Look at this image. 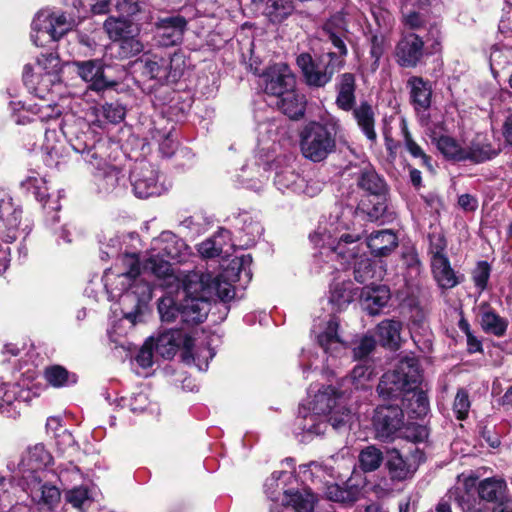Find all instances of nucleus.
I'll use <instances>...</instances> for the list:
<instances>
[{
    "mask_svg": "<svg viewBox=\"0 0 512 512\" xmlns=\"http://www.w3.org/2000/svg\"><path fill=\"white\" fill-rule=\"evenodd\" d=\"M422 380L419 360L414 356L400 358L392 371L385 372L376 387L379 397L384 401L401 402L411 393V387L418 386Z\"/></svg>",
    "mask_w": 512,
    "mask_h": 512,
    "instance_id": "nucleus-4",
    "label": "nucleus"
},
{
    "mask_svg": "<svg viewBox=\"0 0 512 512\" xmlns=\"http://www.w3.org/2000/svg\"><path fill=\"white\" fill-rule=\"evenodd\" d=\"M44 379L53 388H63L75 385L78 382V375L68 371L60 364L47 366L43 373Z\"/></svg>",
    "mask_w": 512,
    "mask_h": 512,
    "instance_id": "nucleus-37",
    "label": "nucleus"
},
{
    "mask_svg": "<svg viewBox=\"0 0 512 512\" xmlns=\"http://www.w3.org/2000/svg\"><path fill=\"white\" fill-rule=\"evenodd\" d=\"M377 340L370 335H364L358 344L353 348V358L355 360L366 359L376 347Z\"/></svg>",
    "mask_w": 512,
    "mask_h": 512,
    "instance_id": "nucleus-61",
    "label": "nucleus"
},
{
    "mask_svg": "<svg viewBox=\"0 0 512 512\" xmlns=\"http://www.w3.org/2000/svg\"><path fill=\"white\" fill-rule=\"evenodd\" d=\"M156 351L166 359L175 356L182 349V358H193L194 338L185 327L172 328L166 334L161 335L156 342Z\"/></svg>",
    "mask_w": 512,
    "mask_h": 512,
    "instance_id": "nucleus-15",
    "label": "nucleus"
},
{
    "mask_svg": "<svg viewBox=\"0 0 512 512\" xmlns=\"http://www.w3.org/2000/svg\"><path fill=\"white\" fill-rule=\"evenodd\" d=\"M101 115L112 124H118L124 120L126 108L119 101L105 102L101 105Z\"/></svg>",
    "mask_w": 512,
    "mask_h": 512,
    "instance_id": "nucleus-52",
    "label": "nucleus"
},
{
    "mask_svg": "<svg viewBox=\"0 0 512 512\" xmlns=\"http://www.w3.org/2000/svg\"><path fill=\"white\" fill-rule=\"evenodd\" d=\"M105 28L113 42L117 41L118 39H122L126 36L132 35V23L120 17L109 18L105 22Z\"/></svg>",
    "mask_w": 512,
    "mask_h": 512,
    "instance_id": "nucleus-49",
    "label": "nucleus"
},
{
    "mask_svg": "<svg viewBox=\"0 0 512 512\" xmlns=\"http://www.w3.org/2000/svg\"><path fill=\"white\" fill-rule=\"evenodd\" d=\"M399 404L403 409L406 408L413 418H424L430 411L429 397L425 391L418 389V386L411 387V393H407Z\"/></svg>",
    "mask_w": 512,
    "mask_h": 512,
    "instance_id": "nucleus-32",
    "label": "nucleus"
},
{
    "mask_svg": "<svg viewBox=\"0 0 512 512\" xmlns=\"http://www.w3.org/2000/svg\"><path fill=\"white\" fill-rule=\"evenodd\" d=\"M477 316L484 333L499 338L506 335L509 326L508 319L502 317L488 301L479 304Z\"/></svg>",
    "mask_w": 512,
    "mask_h": 512,
    "instance_id": "nucleus-20",
    "label": "nucleus"
},
{
    "mask_svg": "<svg viewBox=\"0 0 512 512\" xmlns=\"http://www.w3.org/2000/svg\"><path fill=\"white\" fill-rule=\"evenodd\" d=\"M476 492L480 500L492 505L511 495L506 480L500 476L480 480L476 486Z\"/></svg>",
    "mask_w": 512,
    "mask_h": 512,
    "instance_id": "nucleus-22",
    "label": "nucleus"
},
{
    "mask_svg": "<svg viewBox=\"0 0 512 512\" xmlns=\"http://www.w3.org/2000/svg\"><path fill=\"white\" fill-rule=\"evenodd\" d=\"M52 459L51 454L42 443L29 449V461L34 462L37 467L48 466Z\"/></svg>",
    "mask_w": 512,
    "mask_h": 512,
    "instance_id": "nucleus-62",
    "label": "nucleus"
},
{
    "mask_svg": "<svg viewBox=\"0 0 512 512\" xmlns=\"http://www.w3.org/2000/svg\"><path fill=\"white\" fill-rule=\"evenodd\" d=\"M477 433L483 439L487 446L491 449H498L502 442L495 426H489L484 421H480L476 426Z\"/></svg>",
    "mask_w": 512,
    "mask_h": 512,
    "instance_id": "nucleus-54",
    "label": "nucleus"
},
{
    "mask_svg": "<svg viewBox=\"0 0 512 512\" xmlns=\"http://www.w3.org/2000/svg\"><path fill=\"white\" fill-rule=\"evenodd\" d=\"M295 11L293 0H267L263 15L273 25H279L287 20Z\"/></svg>",
    "mask_w": 512,
    "mask_h": 512,
    "instance_id": "nucleus-35",
    "label": "nucleus"
},
{
    "mask_svg": "<svg viewBox=\"0 0 512 512\" xmlns=\"http://www.w3.org/2000/svg\"><path fill=\"white\" fill-rule=\"evenodd\" d=\"M430 429L426 425L419 423H406L400 433L399 438H403L414 444L424 443L428 440Z\"/></svg>",
    "mask_w": 512,
    "mask_h": 512,
    "instance_id": "nucleus-48",
    "label": "nucleus"
},
{
    "mask_svg": "<svg viewBox=\"0 0 512 512\" xmlns=\"http://www.w3.org/2000/svg\"><path fill=\"white\" fill-rule=\"evenodd\" d=\"M360 131L371 142H377V132L375 130L376 114L372 104L367 100L360 101L359 105L350 110Z\"/></svg>",
    "mask_w": 512,
    "mask_h": 512,
    "instance_id": "nucleus-28",
    "label": "nucleus"
},
{
    "mask_svg": "<svg viewBox=\"0 0 512 512\" xmlns=\"http://www.w3.org/2000/svg\"><path fill=\"white\" fill-rule=\"evenodd\" d=\"M432 142L435 143L438 151L447 161L453 163L465 162V147L454 137L440 135L439 137H433Z\"/></svg>",
    "mask_w": 512,
    "mask_h": 512,
    "instance_id": "nucleus-34",
    "label": "nucleus"
},
{
    "mask_svg": "<svg viewBox=\"0 0 512 512\" xmlns=\"http://www.w3.org/2000/svg\"><path fill=\"white\" fill-rule=\"evenodd\" d=\"M491 265L485 261H478L476 267L472 271V280L477 289L481 292L486 290L491 274Z\"/></svg>",
    "mask_w": 512,
    "mask_h": 512,
    "instance_id": "nucleus-53",
    "label": "nucleus"
},
{
    "mask_svg": "<svg viewBox=\"0 0 512 512\" xmlns=\"http://www.w3.org/2000/svg\"><path fill=\"white\" fill-rule=\"evenodd\" d=\"M366 243L374 257H387L398 247V236L390 229L372 232Z\"/></svg>",
    "mask_w": 512,
    "mask_h": 512,
    "instance_id": "nucleus-29",
    "label": "nucleus"
},
{
    "mask_svg": "<svg viewBox=\"0 0 512 512\" xmlns=\"http://www.w3.org/2000/svg\"><path fill=\"white\" fill-rule=\"evenodd\" d=\"M145 271H150L158 278H168L173 275V269L170 260L156 253L150 254L142 263Z\"/></svg>",
    "mask_w": 512,
    "mask_h": 512,
    "instance_id": "nucleus-44",
    "label": "nucleus"
},
{
    "mask_svg": "<svg viewBox=\"0 0 512 512\" xmlns=\"http://www.w3.org/2000/svg\"><path fill=\"white\" fill-rule=\"evenodd\" d=\"M158 312L161 321L173 322L177 317L181 318V305L173 297H162L158 302Z\"/></svg>",
    "mask_w": 512,
    "mask_h": 512,
    "instance_id": "nucleus-51",
    "label": "nucleus"
},
{
    "mask_svg": "<svg viewBox=\"0 0 512 512\" xmlns=\"http://www.w3.org/2000/svg\"><path fill=\"white\" fill-rule=\"evenodd\" d=\"M329 300L338 311L345 309L354 300L353 283L350 281L335 283L331 288Z\"/></svg>",
    "mask_w": 512,
    "mask_h": 512,
    "instance_id": "nucleus-45",
    "label": "nucleus"
},
{
    "mask_svg": "<svg viewBox=\"0 0 512 512\" xmlns=\"http://www.w3.org/2000/svg\"><path fill=\"white\" fill-rule=\"evenodd\" d=\"M431 271L442 290L452 289L464 280V275L457 274L451 267L448 257H438V260L431 261Z\"/></svg>",
    "mask_w": 512,
    "mask_h": 512,
    "instance_id": "nucleus-30",
    "label": "nucleus"
},
{
    "mask_svg": "<svg viewBox=\"0 0 512 512\" xmlns=\"http://www.w3.org/2000/svg\"><path fill=\"white\" fill-rule=\"evenodd\" d=\"M356 76L351 72H345L338 76L335 84L337 92L335 104L338 109L349 112L356 104Z\"/></svg>",
    "mask_w": 512,
    "mask_h": 512,
    "instance_id": "nucleus-27",
    "label": "nucleus"
},
{
    "mask_svg": "<svg viewBox=\"0 0 512 512\" xmlns=\"http://www.w3.org/2000/svg\"><path fill=\"white\" fill-rule=\"evenodd\" d=\"M277 107L292 120H299L306 112V98L299 94L296 87L277 97Z\"/></svg>",
    "mask_w": 512,
    "mask_h": 512,
    "instance_id": "nucleus-31",
    "label": "nucleus"
},
{
    "mask_svg": "<svg viewBox=\"0 0 512 512\" xmlns=\"http://www.w3.org/2000/svg\"><path fill=\"white\" fill-rule=\"evenodd\" d=\"M135 360L142 368H149L153 365V341L151 338L144 342L135 356Z\"/></svg>",
    "mask_w": 512,
    "mask_h": 512,
    "instance_id": "nucleus-64",
    "label": "nucleus"
},
{
    "mask_svg": "<svg viewBox=\"0 0 512 512\" xmlns=\"http://www.w3.org/2000/svg\"><path fill=\"white\" fill-rule=\"evenodd\" d=\"M236 229L238 233L245 236L246 244L254 243L264 231L263 226L257 220H254L248 213L240 214L236 219Z\"/></svg>",
    "mask_w": 512,
    "mask_h": 512,
    "instance_id": "nucleus-43",
    "label": "nucleus"
},
{
    "mask_svg": "<svg viewBox=\"0 0 512 512\" xmlns=\"http://www.w3.org/2000/svg\"><path fill=\"white\" fill-rule=\"evenodd\" d=\"M285 506H290L295 512H313L316 498L313 493L299 490H287L282 499Z\"/></svg>",
    "mask_w": 512,
    "mask_h": 512,
    "instance_id": "nucleus-39",
    "label": "nucleus"
},
{
    "mask_svg": "<svg viewBox=\"0 0 512 512\" xmlns=\"http://www.w3.org/2000/svg\"><path fill=\"white\" fill-rule=\"evenodd\" d=\"M384 468L392 482L411 480L416 473V465L395 447H385Z\"/></svg>",
    "mask_w": 512,
    "mask_h": 512,
    "instance_id": "nucleus-18",
    "label": "nucleus"
},
{
    "mask_svg": "<svg viewBox=\"0 0 512 512\" xmlns=\"http://www.w3.org/2000/svg\"><path fill=\"white\" fill-rule=\"evenodd\" d=\"M355 185L361 191L354 214L369 222L381 224L395 218L388 205L390 186L385 177L374 166L368 164L355 173Z\"/></svg>",
    "mask_w": 512,
    "mask_h": 512,
    "instance_id": "nucleus-2",
    "label": "nucleus"
},
{
    "mask_svg": "<svg viewBox=\"0 0 512 512\" xmlns=\"http://www.w3.org/2000/svg\"><path fill=\"white\" fill-rule=\"evenodd\" d=\"M498 152L493 149L491 143L472 142L468 148H465V161L473 164H480L496 157Z\"/></svg>",
    "mask_w": 512,
    "mask_h": 512,
    "instance_id": "nucleus-46",
    "label": "nucleus"
},
{
    "mask_svg": "<svg viewBox=\"0 0 512 512\" xmlns=\"http://www.w3.org/2000/svg\"><path fill=\"white\" fill-rule=\"evenodd\" d=\"M122 264L125 271L106 272L105 288L113 298H118L123 318L132 324L142 321V316L152 299L151 284L140 278L141 263L136 253H124Z\"/></svg>",
    "mask_w": 512,
    "mask_h": 512,
    "instance_id": "nucleus-1",
    "label": "nucleus"
},
{
    "mask_svg": "<svg viewBox=\"0 0 512 512\" xmlns=\"http://www.w3.org/2000/svg\"><path fill=\"white\" fill-rule=\"evenodd\" d=\"M40 498L36 502L39 509L48 512L53 511L60 503L61 492L59 488L51 483L45 482L40 487Z\"/></svg>",
    "mask_w": 512,
    "mask_h": 512,
    "instance_id": "nucleus-47",
    "label": "nucleus"
},
{
    "mask_svg": "<svg viewBox=\"0 0 512 512\" xmlns=\"http://www.w3.org/2000/svg\"><path fill=\"white\" fill-rule=\"evenodd\" d=\"M428 253L431 255V261L438 260V257H448L445 253L447 248V240L443 233H429Z\"/></svg>",
    "mask_w": 512,
    "mask_h": 512,
    "instance_id": "nucleus-57",
    "label": "nucleus"
},
{
    "mask_svg": "<svg viewBox=\"0 0 512 512\" xmlns=\"http://www.w3.org/2000/svg\"><path fill=\"white\" fill-rule=\"evenodd\" d=\"M335 51H328L313 57L309 52H302L296 57L303 83L311 89H320L328 85L334 75L346 65L348 35L324 34Z\"/></svg>",
    "mask_w": 512,
    "mask_h": 512,
    "instance_id": "nucleus-3",
    "label": "nucleus"
},
{
    "mask_svg": "<svg viewBox=\"0 0 512 512\" xmlns=\"http://www.w3.org/2000/svg\"><path fill=\"white\" fill-rule=\"evenodd\" d=\"M89 497V489L84 486L74 487L66 493V501L75 508H81Z\"/></svg>",
    "mask_w": 512,
    "mask_h": 512,
    "instance_id": "nucleus-63",
    "label": "nucleus"
},
{
    "mask_svg": "<svg viewBox=\"0 0 512 512\" xmlns=\"http://www.w3.org/2000/svg\"><path fill=\"white\" fill-rule=\"evenodd\" d=\"M73 66L76 74L83 81L89 83L90 90L100 92L118 84L117 80L111 78L107 72L111 69L110 66L101 59L73 61Z\"/></svg>",
    "mask_w": 512,
    "mask_h": 512,
    "instance_id": "nucleus-11",
    "label": "nucleus"
},
{
    "mask_svg": "<svg viewBox=\"0 0 512 512\" xmlns=\"http://www.w3.org/2000/svg\"><path fill=\"white\" fill-rule=\"evenodd\" d=\"M385 449L381 450L375 445L363 448L358 456L359 467L365 473L374 472L382 464L384 465Z\"/></svg>",
    "mask_w": 512,
    "mask_h": 512,
    "instance_id": "nucleus-42",
    "label": "nucleus"
},
{
    "mask_svg": "<svg viewBox=\"0 0 512 512\" xmlns=\"http://www.w3.org/2000/svg\"><path fill=\"white\" fill-rule=\"evenodd\" d=\"M173 58L159 56L157 54L146 55L141 59V75L158 85L176 83L182 72L172 66Z\"/></svg>",
    "mask_w": 512,
    "mask_h": 512,
    "instance_id": "nucleus-14",
    "label": "nucleus"
},
{
    "mask_svg": "<svg viewBox=\"0 0 512 512\" xmlns=\"http://www.w3.org/2000/svg\"><path fill=\"white\" fill-rule=\"evenodd\" d=\"M193 279H204V294L214 292L216 296L223 302H228L232 300L235 296V288L234 283L220 277L216 276L214 278L211 277L210 274H202L198 276L194 274L191 276Z\"/></svg>",
    "mask_w": 512,
    "mask_h": 512,
    "instance_id": "nucleus-33",
    "label": "nucleus"
},
{
    "mask_svg": "<svg viewBox=\"0 0 512 512\" xmlns=\"http://www.w3.org/2000/svg\"><path fill=\"white\" fill-rule=\"evenodd\" d=\"M299 136L301 153L312 162L325 160L336 149V133L327 124L310 121Z\"/></svg>",
    "mask_w": 512,
    "mask_h": 512,
    "instance_id": "nucleus-6",
    "label": "nucleus"
},
{
    "mask_svg": "<svg viewBox=\"0 0 512 512\" xmlns=\"http://www.w3.org/2000/svg\"><path fill=\"white\" fill-rule=\"evenodd\" d=\"M323 34L348 35V25L345 17L340 14L332 15L322 26Z\"/></svg>",
    "mask_w": 512,
    "mask_h": 512,
    "instance_id": "nucleus-59",
    "label": "nucleus"
},
{
    "mask_svg": "<svg viewBox=\"0 0 512 512\" xmlns=\"http://www.w3.org/2000/svg\"><path fill=\"white\" fill-rule=\"evenodd\" d=\"M253 258L251 254H243L234 257L226 268L218 276L232 282H240L243 287L250 283L253 273L251 265Z\"/></svg>",
    "mask_w": 512,
    "mask_h": 512,
    "instance_id": "nucleus-25",
    "label": "nucleus"
},
{
    "mask_svg": "<svg viewBox=\"0 0 512 512\" xmlns=\"http://www.w3.org/2000/svg\"><path fill=\"white\" fill-rule=\"evenodd\" d=\"M325 234L313 233L310 235V240L316 246L323 249H328L330 252L335 253L342 260L348 261L357 256V243L362 239L363 233L358 232H345L339 237L331 239L325 243Z\"/></svg>",
    "mask_w": 512,
    "mask_h": 512,
    "instance_id": "nucleus-17",
    "label": "nucleus"
},
{
    "mask_svg": "<svg viewBox=\"0 0 512 512\" xmlns=\"http://www.w3.org/2000/svg\"><path fill=\"white\" fill-rule=\"evenodd\" d=\"M312 406L315 411L327 418L334 430L346 427L352 419L344 392L333 385L323 386L319 389L314 396Z\"/></svg>",
    "mask_w": 512,
    "mask_h": 512,
    "instance_id": "nucleus-7",
    "label": "nucleus"
},
{
    "mask_svg": "<svg viewBox=\"0 0 512 512\" xmlns=\"http://www.w3.org/2000/svg\"><path fill=\"white\" fill-rule=\"evenodd\" d=\"M187 25V19L180 14L158 18L154 23L156 45L165 48L180 45L183 42Z\"/></svg>",
    "mask_w": 512,
    "mask_h": 512,
    "instance_id": "nucleus-16",
    "label": "nucleus"
},
{
    "mask_svg": "<svg viewBox=\"0 0 512 512\" xmlns=\"http://www.w3.org/2000/svg\"><path fill=\"white\" fill-rule=\"evenodd\" d=\"M160 177V171L150 162L136 163L129 176L134 195L139 199L162 195L166 187Z\"/></svg>",
    "mask_w": 512,
    "mask_h": 512,
    "instance_id": "nucleus-10",
    "label": "nucleus"
},
{
    "mask_svg": "<svg viewBox=\"0 0 512 512\" xmlns=\"http://www.w3.org/2000/svg\"><path fill=\"white\" fill-rule=\"evenodd\" d=\"M338 327L339 325L337 322L329 321L325 331L317 336V342L325 352H328L332 344L341 342L338 335Z\"/></svg>",
    "mask_w": 512,
    "mask_h": 512,
    "instance_id": "nucleus-56",
    "label": "nucleus"
},
{
    "mask_svg": "<svg viewBox=\"0 0 512 512\" xmlns=\"http://www.w3.org/2000/svg\"><path fill=\"white\" fill-rule=\"evenodd\" d=\"M204 279L187 276L183 282L181 323L187 328L203 323L207 318V296L204 294Z\"/></svg>",
    "mask_w": 512,
    "mask_h": 512,
    "instance_id": "nucleus-8",
    "label": "nucleus"
},
{
    "mask_svg": "<svg viewBox=\"0 0 512 512\" xmlns=\"http://www.w3.org/2000/svg\"><path fill=\"white\" fill-rule=\"evenodd\" d=\"M354 279L360 284H364L372 279L375 274V268L372 261L368 258H361L354 263Z\"/></svg>",
    "mask_w": 512,
    "mask_h": 512,
    "instance_id": "nucleus-58",
    "label": "nucleus"
},
{
    "mask_svg": "<svg viewBox=\"0 0 512 512\" xmlns=\"http://www.w3.org/2000/svg\"><path fill=\"white\" fill-rule=\"evenodd\" d=\"M470 408L471 401L468 390L463 387L458 388L452 405L456 419L459 421L466 420L469 416Z\"/></svg>",
    "mask_w": 512,
    "mask_h": 512,
    "instance_id": "nucleus-50",
    "label": "nucleus"
},
{
    "mask_svg": "<svg viewBox=\"0 0 512 512\" xmlns=\"http://www.w3.org/2000/svg\"><path fill=\"white\" fill-rule=\"evenodd\" d=\"M325 495L327 499L334 502H354L355 497L352 491L348 488H344L337 483H332L326 486Z\"/></svg>",
    "mask_w": 512,
    "mask_h": 512,
    "instance_id": "nucleus-60",
    "label": "nucleus"
},
{
    "mask_svg": "<svg viewBox=\"0 0 512 512\" xmlns=\"http://www.w3.org/2000/svg\"><path fill=\"white\" fill-rule=\"evenodd\" d=\"M186 248V244L173 233L162 235L158 242V254L169 260L181 261L182 252Z\"/></svg>",
    "mask_w": 512,
    "mask_h": 512,
    "instance_id": "nucleus-41",
    "label": "nucleus"
},
{
    "mask_svg": "<svg viewBox=\"0 0 512 512\" xmlns=\"http://www.w3.org/2000/svg\"><path fill=\"white\" fill-rule=\"evenodd\" d=\"M401 133L403 136L404 147L410 156L414 159H420V166L430 172L434 171L433 159L423 148L414 140L405 120L401 122Z\"/></svg>",
    "mask_w": 512,
    "mask_h": 512,
    "instance_id": "nucleus-36",
    "label": "nucleus"
},
{
    "mask_svg": "<svg viewBox=\"0 0 512 512\" xmlns=\"http://www.w3.org/2000/svg\"><path fill=\"white\" fill-rule=\"evenodd\" d=\"M110 50L117 59H129L142 52L143 44L136 36L130 35L112 42Z\"/></svg>",
    "mask_w": 512,
    "mask_h": 512,
    "instance_id": "nucleus-40",
    "label": "nucleus"
},
{
    "mask_svg": "<svg viewBox=\"0 0 512 512\" xmlns=\"http://www.w3.org/2000/svg\"><path fill=\"white\" fill-rule=\"evenodd\" d=\"M407 87L410 89V104L415 112L429 110L433 94L431 82L421 76H411L407 80Z\"/></svg>",
    "mask_w": 512,
    "mask_h": 512,
    "instance_id": "nucleus-23",
    "label": "nucleus"
},
{
    "mask_svg": "<svg viewBox=\"0 0 512 512\" xmlns=\"http://www.w3.org/2000/svg\"><path fill=\"white\" fill-rule=\"evenodd\" d=\"M264 92L278 97L296 87V77L287 63L279 62L267 66L260 75Z\"/></svg>",
    "mask_w": 512,
    "mask_h": 512,
    "instance_id": "nucleus-13",
    "label": "nucleus"
},
{
    "mask_svg": "<svg viewBox=\"0 0 512 512\" xmlns=\"http://www.w3.org/2000/svg\"><path fill=\"white\" fill-rule=\"evenodd\" d=\"M402 321L398 319H384L375 328L377 342L383 348L396 351L401 346Z\"/></svg>",
    "mask_w": 512,
    "mask_h": 512,
    "instance_id": "nucleus-26",
    "label": "nucleus"
},
{
    "mask_svg": "<svg viewBox=\"0 0 512 512\" xmlns=\"http://www.w3.org/2000/svg\"><path fill=\"white\" fill-rule=\"evenodd\" d=\"M391 300V291L387 285L373 284L363 287L361 291V302L363 309L370 316L380 314Z\"/></svg>",
    "mask_w": 512,
    "mask_h": 512,
    "instance_id": "nucleus-21",
    "label": "nucleus"
},
{
    "mask_svg": "<svg viewBox=\"0 0 512 512\" xmlns=\"http://www.w3.org/2000/svg\"><path fill=\"white\" fill-rule=\"evenodd\" d=\"M22 210L14 207L10 200H0V239L14 242L19 235Z\"/></svg>",
    "mask_w": 512,
    "mask_h": 512,
    "instance_id": "nucleus-19",
    "label": "nucleus"
},
{
    "mask_svg": "<svg viewBox=\"0 0 512 512\" xmlns=\"http://www.w3.org/2000/svg\"><path fill=\"white\" fill-rule=\"evenodd\" d=\"M32 29L36 32L32 35L33 42L37 46H43L41 36H47L50 41L56 42L71 30L65 13H38L32 21Z\"/></svg>",
    "mask_w": 512,
    "mask_h": 512,
    "instance_id": "nucleus-12",
    "label": "nucleus"
},
{
    "mask_svg": "<svg viewBox=\"0 0 512 512\" xmlns=\"http://www.w3.org/2000/svg\"><path fill=\"white\" fill-rule=\"evenodd\" d=\"M371 424L375 439L393 442L404 428V409L398 403L380 404L373 411Z\"/></svg>",
    "mask_w": 512,
    "mask_h": 512,
    "instance_id": "nucleus-9",
    "label": "nucleus"
},
{
    "mask_svg": "<svg viewBox=\"0 0 512 512\" xmlns=\"http://www.w3.org/2000/svg\"><path fill=\"white\" fill-rule=\"evenodd\" d=\"M295 425L303 433L317 436L324 435L327 428L331 426L325 416L321 415L320 412L315 411L313 408L311 410L306 406L299 407Z\"/></svg>",
    "mask_w": 512,
    "mask_h": 512,
    "instance_id": "nucleus-24",
    "label": "nucleus"
},
{
    "mask_svg": "<svg viewBox=\"0 0 512 512\" xmlns=\"http://www.w3.org/2000/svg\"><path fill=\"white\" fill-rule=\"evenodd\" d=\"M71 147L77 153L85 155V160L94 163L98 160V146L92 132H82L70 139Z\"/></svg>",
    "mask_w": 512,
    "mask_h": 512,
    "instance_id": "nucleus-38",
    "label": "nucleus"
},
{
    "mask_svg": "<svg viewBox=\"0 0 512 512\" xmlns=\"http://www.w3.org/2000/svg\"><path fill=\"white\" fill-rule=\"evenodd\" d=\"M432 42L425 46L424 39L414 32H408L402 35L395 46L396 63L402 68H416L424 64V57L441 53V30L434 23L430 25L427 33L426 42Z\"/></svg>",
    "mask_w": 512,
    "mask_h": 512,
    "instance_id": "nucleus-5",
    "label": "nucleus"
},
{
    "mask_svg": "<svg viewBox=\"0 0 512 512\" xmlns=\"http://www.w3.org/2000/svg\"><path fill=\"white\" fill-rule=\"evenodd\" d=\"M457 503L463 512H486V507L473 492H463L456 497Z\"/></svg>",
    "mask_w": 512,
    "mask_h": 512,
    "instance_id": "nucleus-55",
    "label": "nucleus"
}]
</instances>
